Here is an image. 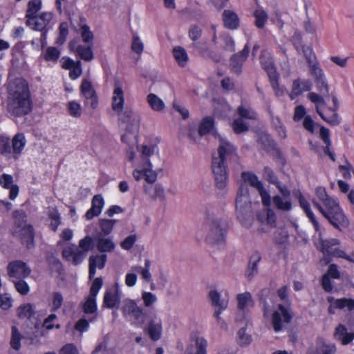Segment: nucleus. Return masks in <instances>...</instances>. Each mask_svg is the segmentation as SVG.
I'll use <instances>...</instances> for the list:
<instances>
[{
	"mask_svg": "<svg viewBox=\"0 0 354 354\" xmlns=\"http://www.w3.org/2000/svg\"><path fill=\"white\" fill-rule=\"evenodd\" d=\"M227 162H234L237 167L240 166L236 147L226 139L220 138L217 150L212 154L211 167L215 185L221 190L225 189L228 184Z\"/></svg>",
	"mask_w": 354,
	"mask_h": 354,
	"instance_id": "f257e3e1",
	"label": "nucleus"
},
{
	"mask_svg": "<svg viewBox=\"0 0 354 354\" xmlns=\"http://www.w3.org/2000/svg\"><path fill=\"white\" fill-rule=\"evenodd\" d=\"M8 111L17 117L25 115L31 111L30 91L25 80L16 79L9 84Z\"/></svg>",
	"mask_w": 354,
	"mask_h": 354,
	"instance_id": "f03ea898",
	"label": "nucleus"
},
{
	"mask_svg": "<svg viewBox=\"0 0 354 354\" xmlns=\"http://www.w3.org/2000/svg\"><path fill=\"white\" fill-rule=\"evenodd\" d=\"M140 116L131 109H126L120 115V124L125 127V132L122 135V142L129 147L127 151V158L133 161L135 158L133 152L131 150L137 145L138 133L140 128Z\"/></svg>",
	"mask_w": 354,
	"mask_h": 354,
	"instance_id": "7ed1b4c3",
	"label": "nucleus"
},
{
	"mask_svg": "<svg viewBox=\"0 0 354 354\" xmlns=\"http://www.w3.org/2000/svg\"><path fill=\"white\" fill-rule=\"evenodd\" d=\"M139 155L135 160V169L133 176L136 180L139 181L143 177L149 183H153L157 179L156 173L152 170L151 157L154 155V147L149 145L137 146Z\"/></svg>",
	"mask_w": 354,
	"mask_h": 354,
	"instance_id": "20e7f679",
	"label": "nucleus"
},
{
	"mask_svg": "<svg viewBox=\"0 0 354 354\" xmlns=\"http://www.w3.org/2000/svg\"><path fill=\"white\" fill-rule=\"evenodd\" d=\"M236 215L243 225L248 226L252 220L253 205L250 200L249 190L242 184L238 191L235 201Z\"/></svg>",
	"mask_w": 354,
	"mask_h": 354,
	"instance_id": "39448f33",
	"label": "nucleus"
},
{
	"mask_svg": "<svg viewBox=\"0 0 354 354\" xmlns=\"http://www.w3.org/2000/svg\"><path fill=\"white\" fill-rule=\"evenodd\" d=\"M13 218L12 234L19 238L26 248H32L33 246L34 232L32 227L26 223V214L22 210L15 211Z\"/></svg>",
	"mask_w": 354,
	"mask_h": 354,
	"instance_id": "423d86ee",
	"label": "nucleus"
},
{
	"mask_svg": "<svg viewBox=\"0 0 354 354\" xmlns=\"http://www.w3.org/2000/svg\"><path fill=\"white\" fill-rule=\"evenodd\" d=\"M312 202L314 206L319 209L321 214L335 229L342 231L343 229L348 227L350 222L339 207L338 202L328 209H324L315 199H313Z\"/></svg>",
	"mask_w": 354,
	"mask_h": 354,
	"instance_id": "0eeeda50",
	"label": "nucleus"
},
{
	"mask_svg": "<svg viewBox=\"0 0 354 354\" xmlns=\"http://www.w3.org/2000/svg\"><path fill=\"white\" fill-rule=\"evenodd\" d=\"M207 232L205 240L213 246H220L224 244L227 227L224 221L220 218H209L207 222Z\"/></svg>",
	"mask_w": 354,
	"mask_h": 354,
	"instance_id": "6e6552de",
	"label": "nucleus"
},
{
	"mask_svg": "<svg viewBox=\"0 0 354 354\" xmlns=\"http://www.w3.org/2000/svg\"><path fill=\"white\" fill-rule=\"evenodd\" d=\"M340 243V241L337 239H323L320 237L319 239V245L317 248L323 252L324 255L342 258L350 262H353V259L347 255L344 251L339 248H333V246L339 245Z\"/></svg>",
	"mask_w": 354,
	"mask_h": 354,
	"instance_id": "1a4fd4ad",
	"label": "nucleus"
},
{
	"mask_svg": "<svg viewBox=\"0 0 354 354\" xmlns=\"http://www.w3.org/2000/svg\"><path fill=\"white\" fill-rule=\"evenodd\" d=\"M292 314L288 306L279 305L272 314V323L275 332L284 329L292 319Z\"/></svg>",
	"mask_w": 354,
	"mask_h": 354,
	"instance_id": "9d476101",
	"label": "nucleus"
},
{
	"mask_svg": "<svg viewBox=\"0 0 354 354\" xmlns=\"http://www.w3.org/2000/svg\"><path fill=\"white\" fill-rule=\"evenodd\" d=\"M242 178L245 183H248L250 186L256 188L261 197L262 203L266 206H270L271 204L270 196L264 189L262 183L259 180L257 176L250 172H243Z\"/></svg>",
	"mask_w": 354,
	"mask_h": 354,
	"instance_id": "9b49d317",
	"label": "nucleus"
},
{
	"mask_svg": "<svg viewBox=\"0 0 354 354\" xmlns=\"http://www.w3.org/2000/svg\"><path fill=\"white\" fill-rule=\"evenodd\" d=\"M7 271L10 277L22 279L29 276L31 270L25 262L17 260L8 263Z\"/></svg>",
	"mask_w": 354,
	"mask_h": 354,
	"instance_id": "f8f14e48",
	"label": "nucleus"
},
{
	"mask_svg": "<svg viewBox=\"0 0 354 354\" xmlns=\"http://www.w3.org/2000/svg\"><path fill=\"white\" fill-rule=\"evenodd\" d=\"M122 311L124 316L132 315L136 321L140 323L145 322V316L144 310L142 308L138 306L133 300H124Z\"/></svg>",
	"mask_w": 354,
	"mask_h": 354,
	"instance_id": "ddd939ff",
	"label": "nucleus"
},
{
	"mask_svg": "<svg viewBox=\"0 0 354 354\" xmlns=\"http://www.w3.org/2000/svg\"><path fill=\"white\" fill-rule=\"evenodd\" d=\"M53 15L51 12H42L38 16L28 19L26 24L34 30L42 31L50 24Z\"/></svg>",
	"mask_w": 354,
	"mask_h": 354,
	"instance_id": "4468645a",
	"label": "nucleus"
},
{
	"mask_svg": "<svg viewBox=\"0 0 354 354\" xmlns=\"http://www.w3.org/2000/svg\"><path fill=\"white\" fill-rule=\"evenodd\" d=\"M82 95L86 99V104H90L92 109H95L98 104L97 97L91 82L83 80L80 86Z\"/></svg>",
	"mask_w": 354,
	"mask_h": 354,
	"instance_id": "2eb2a0df",
	"label": "nucleus"
},
{
	"mask_svg": "<svg viewBox=\"0 0 354 354\" xmlns=\"http://www.w3.org/2000/svg\"><path fill=\"white\" fill-rule=\"evenodd\" d=\"M209 297L211 300L212 304L218 308L217 310H216L214 313V315L217 320H221V318L220 317V314L221 313L222 310H225L227 307V295L222 297L221 295L217 290H214L209 292Z\"/></svg>",
	"mask_w": 354,
	"mask_h": 354,
	"instance_id": "dca6fc26",
	"label": "nucleus"
},
{
	"mask_svg": "<svg viewBox=\"0 0 354 354\" xmlns=\"http://www.w3.org/2000/svg\"><path fill=\"white\" fill-rule=\"evenodd\" d=\"M249 47L245 45L241 52L234 54L230 58V67L231 71L239 75L241 73L242 66L249 55Z\"/></svg>",
	"mask_w": 354,
	"mask_h": 354,
	"instance_id": "f3484780",
	"label": "nucleus"
},
{
	"mask_svg": "<svg viewBox=\"0 0 354 354\" xmlns=\"http://www.w3.org/2000/svg\"><path fill=\"white\" fill-rule=\"evenodd\" d=\"M124 104V91L120 84L117 82L115 84V88L112 97V109L118 113V119L120 120V115L124 112L122 111Z\"/></svg>",
	"mask_w": 354,
	"mask_h": 354,
	"instance_id": "a211bd4d",
	"label": "nucleus"
},
{
	"mask_svg": "<svg viewBox=\"0 0 354 354\" xmlns=\"http://www.w3.org/2000/svg\"><path fill=\"white\" fill-rule=\"evenodd\" d=\"M62 257L74 266L80 264L84 259L83 252H80V249L75 245L64 248L62 250Z\"/></svg>",
	"mask_w": 354,
	"mask_h": 354,
	"instance_id": "6ab92c4d",
	"label": "nucleus"
},
{
	"mask_svg": "<svg viewBox=\"0 0 354 354\" xmlns=\"http://www.w3.org/2000/svg\"><path fill=\"white\" fill-rule=\"evenodd\" d=\"M120 292L119 290L118 283L108 289L104 296V304L108 308H113L120 304Z\"/></svg>",
	"mask_w": 354,
	"mask_h": 354,
	"instance_id": "aec40b11",
	"label": "nucleus"
},
{
	"mask_svg": "<svg viewBox=\"0 0 354 354\" xmlns=\"http://www.w3.org/2000/svg\"><path fill=\"white\" fill-rule=\"evenodd\" d=\"M104 201L100 194L95 195L91 201V207L86 212L85 216L88 220L100 214L104 207Z\"/></svg>",
	"mask_w": 354,
	"mask_h": 354,
	"instance_id": "412c9836",
	"label": "nucleus"
},
{
	"mask_svg": "<svg viewBox=\"0 0 354 354\" xmlns=\"http://www.w3.org/2000/svg\"><path fill=\"white\" fill-rule=\"evenodd\" d=\"M207 341L202 337L197 336L186 350V354H207Z\"/></svg>",
	"mask_w": 354,
	"mask_h": 354,
	"instance_id": "4be33fe9",
	"label": "nucleus"
},
{
	"mask_svg": "<svg viewBox=\"0 0 354 354\" xmlns=\"http://www.w3.org/2000/svg\"><path fill=\"white\" fill-rule=\"evenodd\" d=\"M334 338L342 345H347L354 339V333H348L344 325L339 324L335 330Z\"/></svg>",
	"mask_w": 354,
	"mask_h": 354,
	"instance_id": "5701e85b",
	"label": "nucleus"
},
{
	"mask_svg": "<svg viewBox=\"0 0 354 354\" xmlns=\"http://www.w3.org/2000/svg\"><path fill=\"white\" fill-rule=\"evenodd\" d=\"M317 113L322 120L330 125L337 126L340 124V119L335 109H327L326 111H323L317 106Z\"/></svg>",
	"mask_w": 354,
	"mask_h": 354,
	"instance_id": "b1692460",
	"label": "nucleus"
},
{
	"mask_svg": "<svg viewBox=\"0 0 354 354\" xmlns=\"http://www.w3.org/2000/svg\"><path fill=\"white\" fill-rule=\"evenodd\" d=\"M236 299L238 302V310L243 315L245 314L246 310L254 306L252 295L248 292L238 295Z\"/></svg>",
	"mask_w": 354,
	"mask_h": 354,
	"instance_id": "393cba45",
	"label": "nucleus"
},
{
	"mask_svg": "<svg viewBox=\"0 0 354 354\" xmlns=\"http://www.w3.org/2000/svg\"><path fill=\"white\" fill-rule=\"evenodd\" d=\"M162 332L161 320L158 319L156 315L150 319L148 326V333L151 339L156 341L160 338Z\"/></svg>",
	"mask_w": 354,
	"mask_h": 354,
	"instance_id": "a878e982",
	"label": "nucleus"
},
{
	"mask_svg": "<svg viewBox=\"0 0 354 354\" xmlns=\"http://www.w3.org/2000/svg\"><path fill=\"white\" fill-rule=\"evenodd\" d=\"M11 142L14 155L12 157L17 160L26 145V140L25 136L22 133H18L13 137Z\"/></svg>",
	"mask_w": 354,
	"mask_h": 354,
	"instance_id": "bb28decb",
	"label": "nucleus"
},
{
	"mask_svg": "<svg viewBox=\"0 0 354 354\" xmlns=\"http://www.w3.org/2000/svg\"><path fill=\"white\" fill-rule=\"evenodd\" d=\"M149 184L150 185L144 186L145 194H148L153 199L159 198L160 200L165 201L166 200V196L163 187L160 184L154 185H152L153 183Z\"/></svg>",
	"mask_w": 354,
	"mask_h": 354,
	"instance_id": "cd10ccee",
	"label": "nucleus"
},
{
	"mask_svg": "<svg viewBox=\"0 0 354 354\" xmlns=\"http://www.w3.org/2000/svg\"><path fill=\"white\" fill-rule=\"evenodd\" d=\"M106 260V254L91 256L89 257V277L93 278L95 274V269L104 268Z\"/></svg>",
	"mask_w": 354,
	"mask_h": 354,
	"instance_id": "c85d7f7f",
	"label": "nucleus"
},
{
	"mask_svg": "<svg viewBox=\"0 0 354 354\" xmlns=\"http://www.w3.org/2000/svg\"><path fill=\"white\" fill-rule=\"evenodd\" d=\"M310 88L311 83L309 81H301L300 80H296L293 82L290 97L293 100L296 96L300 95L304 91H310Z\"/></svg>",
	"mask_w": 354,
	"mask_h": 354,
	"instance_id": "c756f323",
	"label": "nucleus"
},
{
	"mask_svg": "<svg viewBox=\"0 0 354 354\" xmlns=\"http://www.w3.org/2000/svg\"><path fill=\"white\" fill-rule=\"evenodd\" d=\"M223 20L225 26L229 29H236L239 24V19L237 15L232 10H224L223 13Z\"/></svg>",
	"mask_w": 354,
	"mask_h": 354,
	"instance_id": "7c9ffc66",
	"label": "nucleus"
},
{
	"mask_svg": "<svg viewBox=\"0 0 354 354\" xmlns=\"http://www.w3.org/2000/svg\"><path fill=\"white\" fill-rule=\"evenodd\" d=\"M71 50H74L80 57L86 61L90 62L93 59V53L90 46H84L82 45H78L75 48V45L73 43L70 44Z\"/></svg>",
	"mask_w": 354,
	"mask_h": 354,
	"instance_id": "2f4dec72",
	"label": "nucleus"
},
{
	"mask_svg": "<svg viewBox=\"0 0 354 354\" xmlns=\"http://www.w3.org/2000/svg\"><path fill=\"white\" fill-rule=\"evenodd\" d=\"M299 204L301 208L305 211L306 216L312 222L315 230L317 232L319 231V225L318 221L316 220L315 215L310 208V204L307 201V200L302 196H301L299 198Z\"/></svg>",
	"mask_w": 354,
	"mask_h": 354,
	"instance_id": "473e14b6",
	"label": "nucleus"
},
{
	"mask_svg": "<svg viewBox=\"0 0 354 354\" xmlns=\"http://www.w3.org/2000/svg\"><path fill=\"white\" fill-rule=\"evenodd\" d=\"M315 194L320 201L322 202L324 208L328 209L337 201L330 197L324 187H319L315 190Z\"/></svg>",
	"mask_w": 354,
	"mask_h": 354,
	"instance_id": "72a5a7b5",
	"label": "nucleus"
},
{
	"mask_svg": "<svg viewBox=\"0 0 354 354\" xmlns=\"http://www.w3.org/2000/svg\"><path fill=\"white\" fill-rule=\"evenodd\" d=\"M12 142L9 138L0 136V153L8 159L13 158Z\"/></svg>",
	"mask_w": 354,
	"mask_h": 354,
	"instance_id": "f704fd0d",
	"label": "nucleus"
},
{
	"mask_svg": "<svg viewBox=\"0 0 354 354\" xmlns=\"http://www.w3.org/2000/svg\"><path fill=\"white\" fill-rule=\"evenodd\" d=\"M172 53L175 60L180 67H185L187 64L189 57L185 48L176 46Z\"/></svg>",
	"mask_w": 354,
	"mask_h": 354,
	"instance_id": "c9c22d12",
	"label": "nucleus"
},
{
	"mask_svg": "<svg viewBox=\"0 0 354 354\" xmlns=\"http://www.w3.org/2000/svg\"><path fill=\"white\" fill-rule=\"evenodd\" d=\"M273 204L278 209L288 212L292 208V203L289 198L274 196L272 198Z\"/></svg>",
	"mask_w": 354,
	"mask_h": 354,
	"instance_id": "e433bc0d",
	"label": "nucleus"
},
{
	"mask_svg": "<svg viewBox=\"0 0 354 354\" xmlns=\"http://www.w3.org/2000/svg\"><path fill=\"white\" fill-rule=\"evenodd\" d=\"M147 102L151 108L155 111H162L165 105L163 101L153 93H150L147 97Z\"/></svg>",
	"mask_w": 354,
	"mask_h": 354,
	"instance_id": "4c0bfd02",
	"label": "nucleus"
},
{
	"mask_svg": "<svg viewBox=\"0 0 354 354\" xmlns=\"http://www.w3.org/2000/svg\"><path fill=\"white\" fill-rule=\"evenodd\" d=\"M261 64L263 68L267 71L271 80H275L277 77L272 60L270 57L262 56L261 58Z\"/></svg>",
	"mask_w": 354,
	"mask_h": 354,
	"instance_id": "58836bf2",
	"label": "nucleus"
},
{
	"mask_svg": "<svg viewBox=\"0 0 354 354\" xmlns=\"http://www.w3.org/2000/svg\"><path fill=\"white\" fill-rule=\"evenodd\" d=\"M151 266V261L148 259H146L145 260V267L143 268H140V266H134L131 269L132 270L135 272H140L142 279L147 281L151 282V274L149 272Z\"/></svg>",
	"mask_w": 354,
	"mask_h": 354,
	"instance_id": "ea45409f",
	"label": "nucleus"
},
{
	"mask_svg": "<svg viewBox=\"0 0 354 354\" xmlns=\"http://www.w3.org/2000/svg\"><path fill=\"white\" fill-rule=\"evenodd\" d=\"M336 352V346L335 344H322L316 348H313L309 354H335Z\"/></svg>",
	"mask_w": 354,
	"mask_h": 354,
	"instance_id": "a19ab883",
	"label": "nucleus"
},
{
	"mask_svg": "<svg viewBox=\"0 0 354 354\" xmlns=\"http://www.w3.org/2000/svg\"><path fill=\"white\" fill-rule=\"evenodd\" d=\"M34 313V307L30 304H23L17 308V315L21 319H30Z\"/></svg>",
	"mask_w": 354,
	"mask_h": 354,
	"instance_id": "79ce46f5",
	"label": "nucleus"
},
{
	"mask_svg": "<svg viewBox=\"0 0 354 354\" xmlns=\"http://www.w3.org/2000/svg\"><path fill=\"white\" fill-rule=\"evenodd\" d=\"M41 7V0H31L28 3V9L26 10V17H35Z\"/></svg>",
	"mask_w": 354,
	"mask_h": 354,
	"instance_id": "37998d69",
	"label": "nucleus"
},
{
	"mask_svg": "<svg viewBox=\"0 0 354 354\" xmlns=\"http://www.w3.org/2000/svg\"><path fill=\"white\" fill-rule=\"evenodd\" d=\"M97 248L102 252H111L115 248V244L109 238H100L97 241Z\"/></svg>",
	"mask_w": 354,
	"mask_h": 354,
	"instance_id": "c03bdc74",
	"label": "nucleus"
},
{
	"mask_svg": "<svg viewBox=\"0 0 354 354\" xmlns=\"http://www.w3.org/2000/svg\"><path fill=\"white\" fill-rule=\"evenodd\" d=\"M253 15L255 18V26L259 28H263L268 20V15L266 11L262 9H257Z\"/></svg>",
	"mask_w": 354,
	"mask_h": 354,
	"instance_id": "a18cd8bd",
	"label": "nucleus"
},
{
	"mask_svg": "<svg viewBox=\"0 0 354 354\" xmlns=\"http://www.w3.org/2000/svg\"><path fill=\"white\" fill-rule=\"evenodd\" d=\"M334 306L339 309L346 308L351 311L354 309V299L351 298L337 299L334 302Z\"/></svg>",
	"mask_w": 354,
	"mask_h": 354,
	"instance_id": "49530a36",
	"label": "nucleus"
},
{
	"mask_svg": "<svg viewBox=\"0 0 354 354\" xmlns=\"http://www.w3.org/2000/svg\"><path fill=\"white\" fill-rule=\"evenodd\" d=\"M141 298L144 306L148 308H152L158 301L157 296L151 292L143 291L141 295Z\"/></svg>",
	"mask_w": 354,
	"mask_h": 354,
	"instance_id": "de8ad7c7",
	"label": "nucleus"
},
{
	"mask_svg": "<svg viewBox=\"0 0 354 354\" xmlns=\"http://www.w3.org/2000/svg\"><path fill=\"white\" fill-rule=\"evenodd\" d=\"M93 243L92 238L89 236H86L80 241L78 247L77 248L80 249V252H83L85 258L87 252L93 248Z\"/></svg>",
	"mask_w": 354,
	"mask_h": 354,
	"instance_id": "09e8293b",
	"label": "nucleus"
},
{
	"mask_svg": "<svg viewBox=\"0 0 354 354\" xmlns=\"http://www.w3.org/2000/svg\"><path fill=\"white\" fill-rule=\"evenodd\" d=\"M116 221L113 219L101 218L99 220V225L104 235H109L113 228Z\"/></svg>",
	"mask_w": 354,
	"mask_h": 354,
	"instance_id": "8fccbe9b",
	"label": "nucleus"
},
{
	"mask_svg": "<svg viewBox=\"0 0 354 354\" xmlns=\"http://www.w3.org/2000/svg\"><path fill=\"white\" fill-rule=\"evenodd\" d=\"M48 216L50 219V226L55 232L61 223L59 214L56 209L50 208L48 210Z\"/></svg>",
	"mask_w": 354,
	"mask_h": 354,
	"instance_id": "3c124183",
	"label": "nucleus"
},
{
	"mask_svg": "<svg viewBox=\"0 0 354 354\" xmlns=\"http://www.w3.org/2000/svg\"><path fill=\"white\" fill-rule=\"evenodd\" d=\"M310 74L315 77V81L324 77L323 70L321 68L317 60L308 64Z\"/></svg>",
	"mask_w": 354,
	"mask_h": 354,
	"instance_id": "603ef678",
	"label": "nucleus"
},
{
	"mask_svg": "<svg viewBox=\"0 0 354 354\" xmlns=\"http://www.w3.org/2000/svg\"><path fill=\"white\" fill-rule=\"evenodd\" d=\"M261 259V257L259 253L256 252L252 255L248 268V277H252L254 274L257 273V265L260 261Z\"/></svg>",
	"mask_w": 354,
	"mask_h": 354,
	"instance_id": "864d4df0",
	"label": "nucleus"
},
{
	"mask_svg": "<svg viewBox=\"0 0 354 354\" xmlns=\"http://www.w3.org/2000/svg\"><path fill=\"white\" fill-rule=\"evenodd\" d=\"M64 297L59 292H53L51 295V301L50 306L51 311H56L59 309L63 304Z\"/></svg>",
	"mask_w": 354,
	"mask_h": 354,
	"instance_id": "5fc2aeb1",
	"label": "nucleus"
},
{
	"mask_svg": "<svg viewBox=\"0 0 354 354\" xmlns=\"http://www.w3.org/2000/svg\"><path fill=\"white\" fill-rule=\"evenodd\" d=\"M238 113L242 119H257V113L250 107L241 105L238 108Z\"/></svg>",
	"mask_w": 354,
	"mask_h": 354,
	"instance_id": "6e6d98bb",
	"label": "nucleus"
},
{
	"mask_svg": "<svg viewBox=\"0 0 354 354\" xmlns=\"http://www.w3.org/2000/svg\"><path fill=\"white\" fill-rule=\"evenodd\" d=\"M213 124L214 121L212 118L207 117L204 118L198 129L199 137H201L202 136L209 133L210 130L212 129Z\"/></svg>",
	"mask_w": 354,
	"mask_h": 354,
	"instance_id": "4d7b16f0",
	"label": "nucleus"
},
{
	"mask_svg": "<svg viewBox=\"0 0 354 354\" xmlns=\"http://www.w3.org/2000/svg\"><path fill=\"white\" fill-rule=\"evenodd\" d=\"M21 335L19 332L18 329L17 328L16 326H12L10 345L13 349L16 351L19 350V348H21Z\"/></svg>",
	"mask_w": 354,
	"mask_h": 354,
	"instance_id": "13d9d810",
	"label": "nucleus"
},
{
	"mask_svg": "<svg viewBox=\"0 0 354 354\" xmlns=\"http://www.w3.org/2000/svg\"><path fill=\"white\" fill-rule=\"evenodd\" d=\"M59 50L56 47L53 46L48 47L44 55V59L48 62H55L59 59Z\"/></svg>",
	"mask_w": 354,
	"mask_h": 354,
	"instance_id": "bf43d9fd",
	"label": "nucleus"
},
{
	"mask_svg": "<svg viewBox=\"0 0 354 354\" xmlns=\"http://www.w3.org/2000/svg\"><path fill=\"white\" fill-rule=\"evenodd\" d=\"M304 56L308 64H312V62L317 61L316 56L310 46H301L300 52Z\"/></svg>",
	"mask_w": 354,
	"mask_h": 354,
	"instance_id": "052dcab7",
	"label": "nucleus"
},
{
	"mask_svg": "<svg viewBox=\"0 0 354 354\" xmlns=\"http://www.w3.org/2000/svg\"><path fill=\"white\" fill-rule=\"evenodd\" d=\"M83 309L85 313H95L97 310L95 297L88 295L86 297V301L84 303Z\"/></svg>",
	"mask_w": 354,
	"mask_h": 354,
	"instance_id": "680f3d73",
	"label": "nucleus"
},
{
	"mask_svg": "<svg viewBox=\"0 0 354 354\" xmlns=\"http://www.w3.org/2000/svg\"><path fill=\"white\" fill-rule=\"evenodd\" d=\"M144 45L140 38L136 34H133L132 44H131V50L138 54L140 55L143 51Z\"/></svg>",
	"mask_w": 354,
	"mask_h": 354,
	"instance_id": "e2e57ef3",
	"label": "nucleus"
},
{
	"mask_svg": "<svg viewBox=\"0 0 354 354\" xmlns=\"http://www.w3.org/2000/svg\"><path fill=\"white\" fill-rule=\"evenodd\" d=\"M308 98L313 103L315 104V108L317 109V106L322 109V106H326V102L324 99V95H319L316 93L311 92L308 94Z\"/></svg>",
	"mask_w": 354,
	"mask_h": 354,
	"instance_id": "0e129e2a",
	"label": "nucleus"
},
{
	"mask_svg": "<svg viewBox=\"0 0 354 354\" xmlns=\"http://www.w3.org/2000/svg\"><path fill=\"white\" fill-rule=\"evenodd\" d=\"M69 113L71 116L79 118L82 115L81 105L75 101H71L68 103Z\"/></svg>",
	"mask_w": 354,
	"mask_h": 354,
	"instance_id": "69168bd1",
	"label": "nucleus"
},
{
	"mask_svg": "<svg viewBox=\"0 0 354 354\" xmlns=\"http://www.w3.org/2000/svg\"><path fill=\"white\" fill-rule=\"evenodd\" d=\"M239 343L241 346H248L252 342V337L249 334L245 333L244 328H241L238 331Z\"/></svg>",
	"mask_w": 354,
	"mask_h": 354,
	"instance_id": "338daca9",
	"label": "nucleus"
},
{
	"mask_svg": "<svg viewBox=\"0 0 354 354\" xmlns=\"http://www.w3.org/2000/svg\"><path fill=\"white\" fill-rule=\"evenodd\" d=\"M232 128L236 133H241L248 130V125L243 122V119L241 118L234 120L232 122Z\"/></svg>",
	"mask_w": 354,
	"mask_h": 354,
	"instance_id": "774afa93",
	"label": "nucleus"
}]
</instances>
